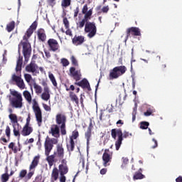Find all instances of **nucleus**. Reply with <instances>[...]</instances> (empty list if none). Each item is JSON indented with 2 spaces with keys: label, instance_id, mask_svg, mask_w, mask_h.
<instances>
[{
  "label": "nucleus",
  "instance_id": "39",
  "mask_svg": "<svg viewBox=\"0 0 182 182\" xmlns=\"http://www.w3.org/2000/svg\"><path fill=\"white\" fill-rule=\"evenodd\" d=\"M9 149H11L12 151H14V154L18 153V148L15 146V143L14 142H11L9 144Z\"/></svg>",
  "mask_w": 182,
  "mask_h": 182
},
{
  "label": "nucleus",
  "instance_id": "44",
  "mask_svg": "<svg viewBox=\"0 0 182 182\" xmlns=\"http://www.w3.org/2000/svg\"><path fill=\"white\" fill-rule=\"evenodd\" d=\"M109 6H103L102 9H101V11H98V15H100V14H107V12H109Z\"/></svg>",
  "mask_w": 182,
  "mask_h": 182
},
{
  "label": "nucleus",
  "instance_id": "55",
  "mask_svg": "<svg viewBox=\"0 0 182 182\" xmlns=\"http://www.w3.org/2000/svg\"><path fill=\"white\" fill-rule=\"evenodd\" d=\"M79 7H76V9L74 10V18H77V15H79Z\"/></svg>",
  "mask_w": 182,
  "mask_h": 182
},
{
  "label": "nucleus",
  "instance_id": "54",
  "mask_svg": "<svg viewBox=\"0 0 182 182\" xmlns=\"http://www.w3.org/2000/svg\"><path fill=\"white\" fill-rule=\"evenodd\" d=\"M23 62V57L19 55L18 59L17 60V64L22 65Z\"/></svg>",
  "mask_w": 182,
  "mask_h": 182
},
{
  "label": "nucleus",
  "instance_id": "43",
  "mask_svg": "<svg viewBox=\"0 0 182 182\" xmlns=\"http://www.w3.org/2000/svg\"><path fill=\"white\" fill-rule=\"evenodd\" d=\"M70 60L73 66H79V63H77L76 58H75V55L71 56Z\"/></svg>",
  "mask_w": 182,
  "mask_h": 182
},
{
  "label": "nucleus",
  "instance_id": "19",
  "mask_svg": "<svg viewBox=\"0 0 182 182\" xmlns=\"http://www.w3.org/2000/svg\"><path fill=\"white\" fill-rule=\"evenodd\" d=\"M38 70V65L35 62L31 61L30 64L27 65L26 67V72L35 73Z\"/></svg>",
  "mask_w": 182,
  "mask_h": 182
},
{
  "label": "nucleus",
  "instance_id": "11",
  "mask_svg": "<svg viewBox=\"0 0 182 182\" xmlns=\"http://www.w3.org/2000/svg\"><path fill=\"white\" fill-rule=\"evenodd\" d=\"M9 83L10 85H14V83H16V86H18L19 89H25V82H23V80L22 79V77H21V75H16V74H13L11 78L9 80Z\"/></svg>",
  "mask_w": 182,
  "mask_h": 182
},
{
  "label": "nucleus",
  "instance_id": "45",
  "mask_svg": "<svg viewBox=\"0 0 182 182\" xmlns=\"http://www.w3.org/2000/svg\"><path fill=\"white\" fill-rule=\"evenodd\" d=\"M11 95L14 96L13 97H22V95L16 90L11 91Z\"/></svg>",
  "mask_w": 182,
  "mask_h": 182
},
{
  "label": "nucleus",
  "instance_id": "31",
  "mask_svg": "<svg viewBox=\"0 0 182 182\" xmlns=\"http://www.w3.org/2000/svg\"><path fill=\"white\" fill-rule=\"evenodd\" d=\"M9 119H10L13 124H18V116L16 114H10L9 115Z\"/></svg>",
  "mask_w": 182,
  "mask_h": 182
},
{
  "label": "nucleus",
  "instance_id": "51",
  "mask_svg": "<svg viewBox=\"0 0 182 182\" xmlns=\"http://www.w3.org/2000/svg\"><path fill=\"white\" fill-rule=\"evenodd\" d=\"M144 114L146 117L151 116V114H153V111H151V109H148L146 112L144 113Z\"/></svg>",
  "mask_w": 182,
  "mask_h": 182
},
{
  "label": "nucleus",
  "instance_id": "47",
  "mask_svg": "<svg viewBox=\"0 0 182 182\" xmlns=\"http://www.w3.org/2000/svg\"><path fill=\"white\" fill-rule=\"evenodd\" d=\"M24 78L27 83H31V80H32V75H31V74H25Z\"/></svg>",
  "mask_w": 182,
  "mask_h": 182
},
{
  "label": "nucleus",
  "instance_id": "16",
  "mask_svg": "<svg viewBox=\"0 0 182 182\" xmlns=\"http://www.w3.org/2000/svg\"><path fill=\"white\" fill-rule=\"evenodd\" d=\"M5 133L7 139L5 138V136L0 138V143L1 144H3V146H6V143H9V140H11V127H9L8 125L6 127Z\"/></svg>",
  "mask_w": 182,
  "mask_h": 182
},
{
  "label": "nucleus",
  "instance_id": "23",
  "mask_svg": "<svg viewBox=\"0 0 182 182\" xmlns=\"http://www.w3.org/2000/svg\"><path fill=\"white\" fill-rule=\"evenodd\" d=\"M17 126V127H16ZM13 133L16 137H21V129H22V127L19 125V123H17L16 124H13Z\"/></svg>",
  "mask_w": 182,
  "mask_h": 182
},
{
  "label": "nucleus",
  "instance_id": "32",
  "mask_svg": "<svg viewBox=\"0 0 182 182\" xmlns=\"http://www.w3.org/2000/svg\"><path fill=\"white\" fill-rule=\"evenodd\" d=\"M48 77L53 86H55V87H58V82H56V78H55V75H53L52 73H49Z\"/></svg>",
  "mask_w": 182,
  "mask_h": 182
},
{
  "label": "nucleus",
  "instance_id": "21",
  "mask_svg": "<svg viewBox=\"0 0 182 182\" xmlns=\"http://www.w3.org/2000/svg\"><path fill=\"white\" fill-rule=\"evenodd\" d=\"M92 130H93V123L92 122V121H90L87 132L85 134L87 144L90 141V138L92 137Z\"/></svg>",
  "mask_w": 182,
  "mask_h": 182
},
{
  "label": "nucleus",
  "instance_id": "3",
  "mask_svg": "<svg viewBox=\"0 0 182 182\" xmlns=\"http://www.w3.org/2000/svg\"><path fill=\"white\" fill-rule=\"evenodd\" d=\"M111 136L112 139L114 140L117 139L115 141V149L117 151H119L120 149V146H122V141H123V139H127V137H132L133 136V134L129 133V132L124 131V132L122 131V129H112L111 130Z\"/></svg>",
  "mask_w": 182,
  "mask_h": 182
},
{
  "label": "nucleus",
  "instance_id": "20",
  "mask_svg": "<svg viewBox=\"0 0 182 182\" xmlns=\"http://www.w3.org/2000/svg\"><path fill=\"white\" fill-rule=\"evenodd\" d=\"M37 36L38 41H40L41 42H45L46 41V33L45 31V29L39 28L37 31Z\"/></svg>",
  "mask_w": 182,
  "mask_h": 182
},
{
  "label": "nucleus",
  "instance_id": "6",
  "mask_svg": "<svg viewBox=\"0 0 182 182\" xmlns=\"http://www.w3.org/2000/svg\"><path fill=\"white\" fill-rule=\"evenodd\" d=\"M55 122L58 126H60V134L62 136H66V115L64 114H57Z\"/></svg>",
  "mask_w": 182,
  "mask_h": 182
},
{
  "label": "nucleus",
  "instance_id": "50",
  "mask_svg": "<svg viewBox=\"0 0 182 182\" xmlns=\"http://www.w3.org/2000/svg\"><path fill=\"white\" fill-rule=\"evenodd\" d=\"M42 86H43V90H45V89H46L47 90H49V87L48 86V82H46V81H43L41 83Z\"/></svg>",
  "mask_w": 182,
  "mask_h": 182
},
{
  "label": "nucleus",
  "instance_id": "5",
  "mask_svg": "<svg viewBox=\"0 0 182 182\" xmlns=\"http://www.w3.org/2000/svg\"><path fill=\"white\" fill-rule=\"evenodd\" d=\"M127 72V68L124 65H120L114 67L112 70L109 71V80H113L114 79H119L120 76H123L124 73Z\"/></svg>",
  "mask_w": 182,
  "mask_h": 182
},
{
  "label": "nucleus",
  "instance_id": "56",
  "mask_svg": "<svg viewBox=\"0 0 182 182\" xmlns=\"http://www.w3.org/2000/svg\"><path fill=\"white\" fill-rule=\"evenodd\" d=\"M124 124V122L122 119H119L117 122V125L118 127H121V126H123Z\"/></svg>",
  "mask_w": 182,
  "mask_h": 182
},
{
  "label": "nucleus",
  "instance_id": "57",
  "mask_svg": "<svg viewBox=\"0 0 182 182\" xmlns=\"http://www.w3.org/2000/svg\"><path fill=\"white\" fill-rule=\"evenodd\" d=\"M29 124H31V114H28L25 125L29 126Z\"/></svg>",
  "mask_w": 182,
  "mask_h": 182
},
{
  "label": "nucleus",
  "instance_id": "7",
  "mask_svg": "<svg viewBox=\"0 0 182 182\" xmlns=\"http://www.w3.org/2000/svg\"><path fill=\"white\" fill-rule=\"evenodd\" d=\"M39 160H41V155H37L33 159L29 166V172L27 173V175H26L25 180L27 181L33 177V174H35V168L38 167L39 164Z\"/></svg>",
  "mask_w": 182,
  "mask_h": 182
},
{
  "label": "nucleus",
  "instance_id": "30",
  "mask_svg": "<svg viewBox=\"0 0 182 182\" xmlns=\"http://www.w3.org/2000/svg\"><path fill=\"white\" fill-rule=\"evenodd\" d=\"M6 29L7 32H12L15 29V21H12L6 25Z\"/></svg>",
  "mask_w": 182,
  "mask_h": 182
},
{
  "label": "nucleus",
  "instance_id": "25",
  "mask_svg": "<svg viewBox=\"0 0 182 182\" xmlns=\"http://www.w3.org/2000/svg\"><path fill=\"white\" fill-rule=\"evenodd\" d=\"M58 171L60 174L65 175L69 173V168L68 167V165L60 164L58 166Z\"/></svg>",
  "mask_w": 182,
  "mask_h": 182
},
{
  "label": "nucleus",
  "instance_id": "22",
  "mask_svg": "<svg viewBox=\"0 0 182 182\" xmlns=\"http://www.w3.org/2000/svg\"><path fill=\"white\" fill-rule=\"evenodd\" d=\"M32 132H33V129L29 125H24L21 131V134L24 136H29Z\"/></svg>",
  "mask_w": 182,
  "mask_h": 182
},
{
  "label": "nucleus",
  "instance_id": "49",
  "mask_svg": "<svg viewBox=\"0 0 182 182\" xmlns=\"http://www.w3.org/2000/svg\"><path fill=\"white\" fill-rule=\"evenodd\" d=\"M65 87L67 92H69V90H72V91L75 90V85H71L70 87H68V85H65Z\"/></svg>",
  "mask_w": 182,
  "mask_h": 182
},
{
  "label": "nucleus",
  "instance_id": "15",
  "mask_svg": "<svg viewBox=\"0 0 182 182\" xmlns=\"http://www.w3.org/2000/svg\"><path fill=\"white\" fill-rule=\"evenodd\" d=\"M48 133L49 134H51L53 137H55V139H59V137H60V129L58 124L51 125Z\"/></svg>",
  "mask_w": 182,
  "mask_h": 182
},
{
  "label": "nucleus",
  "instance_id": "46",
  "mask_svg": "<svg viewBox=\"0 0 182 182\" xmlns=\"http://www.w3.org/2000/svg\"><path fill=\"white\" fill-rule=\"evenodd\" d=\"M60 62L63 65V66H64L65 68H66V66H69V60L66 58H62L60 60Z\"/></svg>",
  "mask_w": 182,
  "mask_h": 182
},
{
  "label": "nucleus",
  "instance_id": "34",
  "mask_svg": "<svg viewBox=\"0 0 182 182\" xmlns=\"http://www.w3.org/2000/svg\"><path fill=\"white\" fill-rule=\"evenodd\" d=\"M68 151H73L75 150V141L70 139V145H67Z\"/></svg>",
  "mask_w": 182,
  "mask_h": 182
},
{
  "label": "nucleus",
  "instance_id": "24",
  "mask_svg": "<svg viewBox=\"0 0 182 182\" xmlns=\"http://www.w3.org/2000/svg\"><path fill=\"white\" fill-rule=\"evenodd\" d=\"M58 178H59V170L55 167L51 173V182L57 181Z\"/></svg>",
  "mask_w": 182,
  "mask_h": 182
},
{
  "label": "nucleus",
  "instance_id": "9",
  "mask_svg": "<svg viewBox=\"0 0 182 182\" xmlns=\"http://www.w3.org/2000/svg\"><path fill=\"white\" fill-rule=\"evenodd\" d=\"M58 144V139L53 138L50 139L49 136H47L44 143V148H45V155L47 157H50V152L53 149V144Z\"/></svg>",
  "mask_w": 182,
  "mask_h": 182
},
{
  "label": "nucleus",
  "instance_id": "29",
  "mask_svg": "<svg viewBox=\"0 0 182 182\" xmlns=\"http://www.w3.org/2000/svg\"><path fill=\"white\" fill-rule=\"evenodd\" d=\"M70 98L71 100V102H75V105H79V97H77V95L75 94L73 92H70Z\"/></svg>",
  "mask_w": 182,
  "mask_h": 182
},
{
  "label": "nucleus",
  "instance_id": "10",
  "mask_svg": "<svg viewBox=\"0 0 182 182\" xmlns=\"http://www.w3.org/2000/svg\"><path fill=\"white\" fill-rule=\"evenodd\" d=\"M85 33H88L87 36L90 38H94L97 32V28L96 27V23L88 21L85 24L84 29Z\"/></svg>",
  "mask_w": 182,
  "mask_h": 182
},
{
  "label": "nucleus",
  "instance_id": "4",
  "mask_svg": "<svg viewBox=\"0 0 182 182\" xmlns=\"http://www.w3.org/2000/svg\"><path fill=\"white\" fill-rule=\"evenodd\" d=\"M64 157L65 148H63V144H58L56 146V151H54L53 154L46 158V161H48L49 167H52L54 163L60 161Z\"/></svg>",
  "mask_w": 182,
  "mask_h": 182
},
{
  "label": "nucleus",
  "instance_id": "14",
  "mask_svg": "<svg viewBox=\"0 0 182 182\" xmlns=\"http://www.w3.org/2000/svg\"><path fill=\"white\" fill-rule=\"evenodd\" d=\"M141 36V31L139 27H131L127 29V39H129V36Z\"/></svg>",
  "mask_w": 182,
  "mask_h": 182
},
{
  "label": "nucleus",
  "instance_id": "64",
  "mask_svg": "<svg viewBox=\"0 0 182 182\" xmlns=\"http://www.w3.org/2000/svg\"><path fill=\"white\" fill-rule=\"evenodd\" d=\"M176 182H182V176H179L176 179Z\"/></svg>",
  "mask_w": 182,
  "mask_h": 182
},
{
  "label": "nucleus",
  "instance_id": "52",
  "mask_svg": "<svg viewBox=\"0 0 182 182\" xmlns=\"http://www.w3.org/2000/svg\"><path fill=\"white\" fill-rule=\"evenodd\" d=\"M60 182H66V176L63 174H60Z\"/></svg>",
  "mask_w": 182,
  "mask_h": 182
},
{
  "label": "nucleus",
  "instance_id": "62",
  "mask_svg": "<svg viewBox=\"0 0 182 182\" xmlns=\"http://www.w3.org/2000/svg\"><path fill=\"white\" fill-rule=\"evenodd\" d=\"M106 173H107V168H104L100 170V174H102V176H105Z\"/></svg>",
  "mask_w": 182,
  "mask_h": 182
},
{
  "label": "nucleus",
  "instance_id": "63",
  "mask_svg": "<svg viewBox=\"0 0 182 182\" xmlns=\"http://www.w3.org/2000/svg\"><path fill=\"white\" fill-rule=\"evenodd\" d=\"M122 161L124 164H127L129 163V159L122 157Z\"/></svg>",
  "mask_w": 182,
  "mask_h": 182
},
{
  "label": "nucleus",
  "instance_id": "58",
  "mask_svg": "<svg viewBox=\"0 0 182 182\" xmlns=\"http://www.w3.org/2000/svg\"><path fill=\"white\" fill-rule=\"evenodd\" d=\"M87 4L84 5L82 9V14H85L86 12H87Z\"/></svg>",
  "mask_w": 182,
  "mask_h": 182
},
{
  "label": "nucleus",
  "instance_id": "12",
  "mask_svg": "<svg viewBox=\"0 0 182 182\" xmlns=\"http://www.w3.org/2000/svg\"><path fill=\"white\" fill-rule=\"evenodd\" d=\"M10 106L14 109H22L23 106V98L22 97H10L9 99Z\"/></svg>",
  "mask_w": 182,
  "mask_h": 182
},
{
  "label": "nucleus",
  "instance_id": "37",
  "mask_svg": "<svg viewBox=\"0 0 182 182\" xmlns=\"http://www.w3.org/2000/svg\"><path fill=\"white\" fill-rule=\"evenodd\" d=\"M79 137V131L75 129L73 132L71 136H70V140H76Z\"/></svg>",
  "mask_w": 182,
  "mask_h": 182
},
{
  "label": "nucleus",
  "instance_id": "27",
  "mask_svg": "<svg viewBox=\"0 0 182 182\" xmlns=\"http://www.w3.org/2000/svg\"><path fill=\"white\" fill-rule=\"evenodd\" d=\"M87 22L88 21H87L85 18L79 20L78 22L76 23L77 29H82V28H85L86 26V23H87Z\"/></svg>",
  "mask_w": 182,
  "mask_h": 182
},
{
  "label": "nucleus",
  "instance_id": "61",
  "mask_svg": "<svg viewBox=\"0 0 182 182\" xmlns=\"http://www.w3.org/2000/svg\"><path fill=\"white\" fill-rule=\"evenodd\" d=\"M152 141H154V146H152V149H156V147H157V146H159L158 143H157V140H156V139H152Z\"/></svg>",
  "mask_w": 182,
  "mask_h": 182
},
{
  "label": "nucleus",
  "instance_id": "41",
  "mask_svg": "<svg viewBox=\"0 0 182 182\" xmlns=\"http://www.w3.org/2000/svg\"><path fill=\"white\" fill-rule=\"evenodd\" d=\"M1 182H8L9 180V174L5 173L1 175Z\"/></svg>",
  "mask_w": 182,
  "mask_h": 182
},
{
  "label": "nucleus",
  "instance_id": "33",
  "mask_svg": "<svg viewBox=\"0 0 182 182\" xmlns=\"http://www.w3.org/2000/svg\"><path fill=\"white\" fill-rule=\"evenodd\" d=\"M33 87L36 95H41V93H42V87L38 85L36 82L33 83Z\"/></svg>",
  "mask_w": 182,
  "mask_h": 182
},
{
  "label": "nucleus",
  "instance_id": "1",
  "mask_svg": "<svg viewBox=\"0 0 182 182\" xmlns=\"http://www.w3.org/2000/svg\"><path fill=\"white\" fill-rule=\"evenodd\" d=\"M38 28V22L34 21L30 27L26 31L24 36H23V40L18 44V53H21V45L23 46V55L25 59V62L29 60L31 55H32V46L31 43H29V38L32 36L33 32L36 31Z\"/></svg>",
  "mask_w": 182,
  "mask_h": 182
},
{
  "label": "nucleus",
  "instance_id": "59",
  "mask_svg": "<svg viewBox=\"0 0 182 182\" xmlns=\"http://www.w3.org/2000/svg\"><path fill=\"white\" fill-rule=\"evenodd\" d=\"M65 34L68 36H73V34L72 33V30H70L69 28H67V31H65Z\"/></svg>",
  "mask_w": 182,
  "mask_h": 182
},
{
  "label": "nucleus",
  "instance_id": "36",
  "mask_svg": "<svg viewBox=\"0 0 182 182\" xmlns=\"http://www.w3.org/2000/svg\"><path fill=\"white\" fill-rule=\"evenodd\" d=\"M142 178H144V175L140 172H136L133 176L134 180H142Z\"/></svg>",
  "mask_w": 182,
  "mask_h": 182
},
{
  "label": "nucleus",
  "instance_id": "60",
  "mask_svg": "<svg viewBox=\"0 0 182 182\" xmlns=\"http://www.w3.org/2000/svg\"><path fill=\"white\" fill-rule=\"evenodd\" d=\"M43 107H44V109H45L46 112H50V110H51L50 107L48 106V105H46V104H44V105H43Z\"/></svg>",
  "mask_w": 182,
  "mask_h": 182
},
{
  "label": "nucleus",
  "instance_id": "2",
  "mask_svg": "<svg viewBox=\"0 0 182 182\" xmlns=\"http://www.w3.org/2000/svg\"><path fill=\"white\" fill-rule=\"evenodd\" d=\"M69 72V76L75 80V82L74 83L75 86H79L80 87H82V89H87L89 92L92 90L90 83H89L87 79L83 78L81 81H79L80 79H82V72L80 70H76L75 67H71L70 68Z\"/></svg>",
  "mask_w": 182,
  "mask_h": 182
},
{
  "label": "nucleus",
  "instance_id": "42",
  "mask_svg": "<svg viewBox=\"0 0 182 182\" xmlns=\"http://www.w3.org/2000/svg\"><path fill=\"white\" fill-rule=\"evenodd\" d=\"M71 0H63L61 2V6L64 8H68V6H70Z\"/></svg>",
  "mask_w": 182,
  "mask_h": 182
},
{
  "label": "nucleus",
  "instance_id": "17",
  "mask_svg": "<svg viewBox=\"0 0 182 182\" xmlns=\"http://www.w3.org/2000/svg\"><path fill=\"white\" fill-rule=\"evenodd\" d=\"M47 43L50 48V50H52L53 52H56V50H59V43H58V41L55 40L54 38L48 39Z\"/></svg>",
  "mask_w": 182,
  "mask_h": 182
},
{
  "label": "nucleus",
  "instance_id": "38",
  "mask_svg": "<svg viewBox=\"0 0 182 182\" xmlns=\"http://www.w3.org/2000/svg\"><path fill=\"white\" fill-rule=\"evenodd\" d=\"M26 174H28V171H26V169H23L20 171L18 177L21 178V180H22V178H25L26 177Z\"/></svg>",
  "mask_w": 182,
  "mask_h": 182
},
{
  "label": "nucleus",
  "instance_id": "13",
  "mask_svg": "<svg viewBox=\"0 0 182 182\" xmlns=\"http://www.w3.org/2000/svg\"><path fill=\"white\" fill-rule=\"evenodd\" d=\"M112 159H113V152H110L109 149H105V152L102 154V161L104 167H107V166H110V163H112Z\"/></svg>",
  "mask_w": 182,
  "mask_h": 182
},
{
  "label": "nucleus",
  "instance_id": "8",
  "mask_svg": "<svg viewBox=\"0 0 182 182\" xmlns=\"http://www.w3.org/2000/svg\"><path fill=\"white\" fill-rule=\"evenodd\" d=\"M33 110L35 113L36 119L37 122V124L38 127H41L42 126V110L41 109V107H39V104H38V102L36 100H33Z\"/></svg>",
  "mask_w": 182,
  "mask_h": 182
},
{
  "label": "nucleus",
  "instance_id": "48",
  "mask_svg": "<svg viewBox=\"0 0 182 182\" xmlns=\"http://www.w3.org/2000/svg\"><path fill=\"white\" fill-rule=\"evenodd\" d=\"M63 23L65 26V28L69 29V20H68V18H63Z\"/></svg>",
  "mask_w": 182,
  "mask_h": 182
},
{
  "label": "nucleus",
  "instance_id": "26",
  "mask_svg": "<svg viewBox=\"0 0 182 182\" xmlns=\"http://www.w3.org/2000/svg\"><path fill=\"white\" fill-rule=\"evenodd\" d=\"M43 92L41 94V99L42 100H45L46 102H48L49 99H50V90H43Z\"/></svg>",
  "mask_w": 182,
  "mask_h": 182
},
{
  "label": "nucleus",
  "instance_id": "18",
  "mask_svg": "<svg viewBox=\"0 0 182 182\" xmlns=\"http://www.w3.org/2000/svg\"><path fill=\"white\" fill-rule=\"evenodd\" d=\"M72 43L75 46H80L85 43V36L75 35L72 39Z\"/></svg>",
  "mask_w": 182,
  "mask_h": 182
},
{
  "label": "nucleus",
  "instance_id": "40",
  "mask_svg": "<svg viewBox=\"0 0 182 182\" xmlns=\"http://www.w3.org/2000/svg\"><path fill=\"white\" fill-rule=\"evenodd\" d=\"M150 124L147 122H141L140 123V129H142V130H146V129H149V126Z\"/></svg>",
  "mask_w": 182,
  "mask_h": 182
},
{
  "label": "nucleus",
  "instance_id": "28",
  "mask_svg": "<svg viewBox=\"0 0 182 182\" xmlns=\"http://www.w3.org/2000/svg\"><path fill=\"white\" fill-rule=\"evenodd\" d=\"M23 96H24V99H26L28 103H32V95H31V92H29V91H23Z\"/></svg>",
  "mask_w": 182,
  "mask_h": 182
},
{
  "label": "nucleus",
  "instance_id": "35",
  "mask_svg": "<svg viewBox=\"0 0 182 182\" xmlns=\"http://www.w3.org/2000/svg\"><path fill=\"white\" fill-rule=\"evenodd\" d=\"M93 14V11L92 9H90L87 12L84 14V19L87 21H88L90 19H91L92 14Z\"/></svg>",
  "mask_w": 182,
  "mask_h": 182
},
{
  "label": "nucleus",
  "instance_id": "53",
  "mask_svg": "<svg viewBox=\"0 0 182 182\" xmlns=\"http://www.w3.org/2000/svg\"><path fill=\"white\" fill-rule=\"evenodd\" d=\"M22 70V64H17L16 67V72H21Z\"/></svg>",
  "mask_w": 182,
  "mask_h": 182
}]
</instances>
